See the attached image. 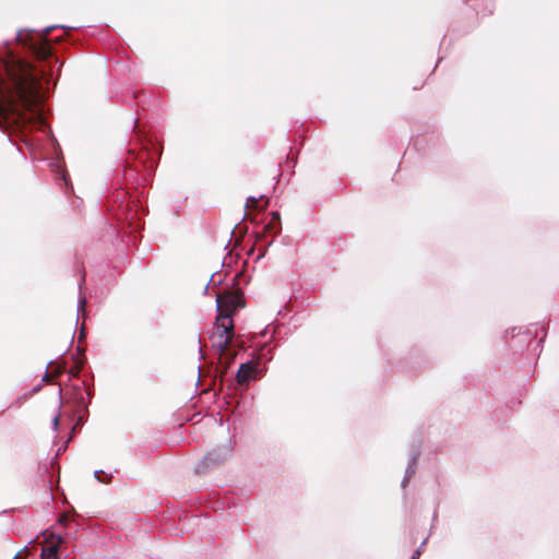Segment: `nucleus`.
<instances>
[{
  "label": "nucleus",
  "mask_w": 559,
  "mask_h": 559,
  "mask_svg": "<svg viewBox=\"0 0 559 559\" xmlns=\"http://www.w3.org/2000/svg\"><path fill=\"white\" fill-rule=\"evenodd\" d=\"M257 366L258 365L255 362L241 364L236 376L237 383L240 385L247 384L252 378Z\"/></svg>",
  "instance_id": "nucleus-6"
},
{
  "label": "nucleus",
  "mask_w": 559,
  "mask_h": 559,
  "mask_svg": "<svg viewBox=\"0 0 559 559\" xmlns=\"http://www.w3.org/2000/svg\"><path fill=\"white\" fill-rule=\"evenodd\" d=\"M40 90V79L29 62L0 59V127H24L28 121L24 110L38 106Z\"/></svg>",
  "instance_id": "nucleus-1"
},
{
  "label": "nucleus",
  "mask_w": 559,
  "mask_h": 559,
  "mask_svg": "<svg viewBox=\"0 0 559 559\" xmlns=\"http://www.w3.org/2000/svg\"><path fill=\"white\" fill-rule=\"evenodd\" d=\"M61 542H62V538L60 536H58L56 543H53L49 546L43 547L41 555H40L41 559H58L57 552H58V548H59V545Z\"/></svg>",
  "instance_id": "nucleus-7"
},
{
  "label": "nucleus",
  "mask_w": 559,
  "mask_h": 559,
  "mask_svg": "<svg viewBox=\"0 0 559 559\" xmlns=\"http://www.w3.org/2000/svg\"><path fill=\"white\" fill-rule=\"evenodd\" d=\"M235 356H236V353L230 354L229 348L226 352H224V354H222V352H219V364H224V372H226V370L233 364Z\"/></svg>",
  "instance_id": "nucleus-8"
},
{
  "label": "nucleus",
  "mask_w": 559,
  "mask_h": 559,
  "mask_svg": "<svg viewBox=\"0 0 559 559\" xmlns=\"http://www.w3.org/2000/svg\"><path fill=\"white\" fill-rule=\"evenodd\" d=\"M235 336L233 319L227 316H217L215 321V329L211 335L213 346L224 354Z\"/></svg>",
  "instance_id": "nucleus-3"
},
{
  "label": "nucleus",
  "mask_w": 559,
  "mask_h": 559,
  "mask_svg": "<svg viewBox=\"0 0 559 559\" xmlns=\"http://www.w3.org/2000/svg\"><path fill=\"white\" fill-rule=\"evenodd\" d=\"M15 559H21V558L16 557Z\"/></svg>",
  "instance_id": "nucleus-18"
},
{
  "label": "nucleus",
  "mask_w": 559,
  "mask_h": 559,
  "mask_svg": "<svg viewBox=\"0 0 559 559\" xmlns=\"http://www.w3.org/2000/svg\"><path fill=\"white\" fill-rule=\"evenodd\" d=\"M50 28L45 33L23 29L16 35V40L26 47L38 60H48L51 57V47L48 40Z\"/></svg>",
  "instance_id": "nucleus-2"
},
{
  "label": "nucleus",
  "mask_w": 559,
  "mask_h": 559,
  "mask_svg": "<svg viewBox=\"0 0 559 559\" xmlns=\"http://www.w3.org/2000/svg\"><path fill=\"white\" fill-rule=\"evenodd\" d=\"M53 379L55 377L51 376V372L49 370L43 377V380L46 382H51Z\"/></svg>",
  "instance_id": "nucleus-13"
},
{
  "label": "nucleus",
  "mask_w": 559,
  "mask_h": 559,
  "mask_svg": "<svg viewBox=\"0 0 559 559\" xmlns=\"http://www.w3.org/2000/svg\"><path fill=\"white\" fill-rule=\"evenodd\" d=\"M48 370L51 372V376L55 377V379H56L63 372L64 365L59 364V362H52L49 365Z\"/></svg>",
  "instance_id": "nucleus-9"
},
{
  "label": "nucleus",
  "mask_w": 559,
  "mask_h": 559,
  "mask_svg": "<svg viewBox=\"0 0 559 559\" xmlns=\"http://www.w3.org/2000/svg\"><path fill=\"white\" fill-rule=\"evenodd\" d=\"M59 424H60V416L59 415H56L52 419V426H53V429L57 430L58 427H59Z\"/></svg>",
  "instance_id": "nucleus-14"
},
{
  "label": "nucleus",
  "mask_w": 559,
  "mask_h": 559,
  "mask_svg": "<svg viewBox=\"0 0 559 559\" xmlns=\"http://www.w3.org/2000/svg\"><path fill=\"white\" fill-rule=\"evenodd\" d=\"M420 554H421L420 549L415 550V552L413 554L411 559H418Z\"/></svg>",
  "instance_id": "nucleus-16"
},
{
  "label": "nucleus",
  "mask_w": 559,
  "mask_h": 559,
  "mask_svg": "<svg viewBox=\"0 0 559 559\" xmlns=\"http://www.w3.org/2000/svg\"><path fill=\"white\" fill-rule=\"evenodd\" d=\"M246 206L248 209H252V210H259V209H262V206H260V201L253 197H250L247 199V203H246Z\"/></svg>",
  "instance_id": "nucleus-10"
},
{
  "label": "nucleus",
  "mask_w": 559,
  "mask_h": 559,
  "mask_svg": "<svg viewBox=\"0 0 559 559\" xmlns=\"http://www.w3.org/2000/svg\"><path fill=\"white\" fill-rule=\"evenodd\" d=\"M230 448L227 447V445H223V447H219V448H216V449H213L212 451H210L209 453H206L202 460H200L195 467H194V471L197 474H205L218 466H221L222 464H224L228 456L230 455Z\"/></svg>",
  "instance_id": "nucleus-4"
},
{
  "label": "nucleus",
  "mask_w": 559,
  "mask_h": 559,
  "mask_svg": "<svg viewBox=\"0 0 559 559\" xmlns=\"http://www.w3.org/2000/svg\"><path fill=\"white\" fill-rule=\"evenodd\" d=\"M68 521H69V513L68 512H63L62 514H60L59 519H58V522L61 524V525H67L68 524Z\"/></svg>",
  "instance_id": "nucleus-12"
},
{
  "label": "nucleus",
  "mask_w": 559,
  "mask_h": 559,
  "mask_svg": "<svg viewBox=\"0 0 559 559\" xmlns=\"http://www.w3.org/2000/svg\"><path fill=\"white\" fill-rule=\"evenodd\" d=\"M216 305L218 316H227L228 319H233L237 309L245 306L242 295L235 292H224L217 295Z\"/></svg>",
  "instance_id": "nucleus-5"
},
{
  "label": "nucleus",
  "mask_w": 559,
  "mask_h": 559,
  "mask_svg": "<svg viewBox=\"0 0 559 559\" xmlns=\"http://www.w3.org/2000/svg\"><path fill=\"white\" fill-rule=\"evenodd\" d=\"M95 477L100 481V483H104L106 484L108 481V479L111 477L109 475H107L105 472L103 471H98V472H95Z\"/></svg>",
  "instance_id": "nucleus-11"
},
{
  "label": "nucleus",
  "mask_w": 559,
  "mask_h": 559,
  "mask_svg": "<svg viewBox=\"0 0 559 559\" xmlns=\"http://www.w3.org/2000/svg\"><path fill=\"white\" fill-rule=\"evenodd\" d=\"M14 509H15V507H13V506H5V507L1 508L0 512L4 513L7 511H11Z\"/></svg>",
  "instance_id": "nucleus-15"
},
{
  "label": "nucleus",
  "mask_w": 559,
  "mask_h": 559,
  "mask_svg": "<svg viewBox=\"0 0 559 559\" xmlns=\"http://www.w3.org/2000/svg\"><path fill=\"white\" fill-rule=\"evenodd\" d=\"M71 512H72L74 515H76V511H75L73 508L71 509Z\"/></svg>",
  "instance_id": "nucleus-17"
}]
</instances>
